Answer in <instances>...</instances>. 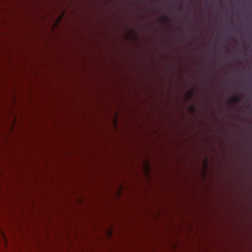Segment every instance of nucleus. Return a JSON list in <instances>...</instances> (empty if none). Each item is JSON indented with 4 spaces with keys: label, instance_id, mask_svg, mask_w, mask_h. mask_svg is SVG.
<instances>
[{
    "label": "nucleus",
    "instance_id": "nucleus-4",
    "mask_svg": "<svg viewBox=\"0 0 252 252\" xmlns=\"http://www.w3.org/2000/svg\"><path fill=\"white\" fill-rule=\"evenodd\" d=\"M164 19H165V20L166 21H167L168 20V17L167 16H166L165 17H164Z\"/></svg>",
    "mask_w": 252,
    "mask_h": 252
},
{
    "label": "nucleus",
    "instance_id": "nucleus-2",
    "mask_svg": "<svg viewBox=\"0 0 252 252\" xmlns=\"http://www.w3.org/2000/svg\"><path fill=\"white\" fill-rule=\"evenodd\" d=\"M194 94V91L192 90H190L189 93V98H191L193 96Z\"/></svg>",
    "mask_w": 252,
    "mask_h": 252
},
{
    "label": "nucleus",
    "instance_id": "nucleus-3",
    "mask_svg": "<svg viewBox=\"0 0 252 252\" xmlns=\"http://www.w3.org/2000/svg\"><path fill=\"white\" fill-rule=\"evenodd\" d=\"M189 110L191 113H194L195 111V107L194 106H192L189 108Z\"/></svg>",
    "mask_w": 252,
    "mask_h": 252
},
{
    "label": "nucleus",
    "instance_id": "nucleus-1",
    "mask_svg": "<svg viewBox=\"0 0 252 252\" xmlns=\"http://www.w3.org/2000/svg\"><path fill=\"white\" fill-rule=\"evenodd\" d=\"M231 101H232L233 103H236L239 101L240 99L238 97L235 96L232 97L230 99Z\"/></svg>",
    "mask_w": 252,
    "mask_h": 252
}]
</instances>
